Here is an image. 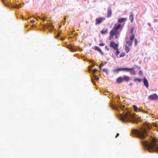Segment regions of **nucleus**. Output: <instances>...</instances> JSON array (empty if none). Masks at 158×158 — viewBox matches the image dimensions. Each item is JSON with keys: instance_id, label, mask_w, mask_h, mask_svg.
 <instances>
[{"instance_id": "f257e3e1", "label": "nucleus", "mask_w": 158, "mask_h": 158, "mask_svg": "<svg viewBox=\"0 0 158 158\" xmlns=\"http://www.w3.org/2000/svg\"><path fill=\"white\" fill-rule=\"evenodd\" d=\"M118 117L123 122H130L137 124L139 121V120H137L133 114L128 111L124 114H119Z\"/></svg>"}, {"instance_id": "f03ea898", "label": "nucleus", "mask_w": 158, "mask_h": 158, "mask_svg": "<svg viewBox=\"0 0 158 158\" xmlns=\"http://www.w3.org/2000/svg\"><path fill=\"white\" fill-rule=\"evenodd\" d=\"M132 134L135 136L139 139H143L147 136L146 130L142 128L140 130L133 129L132 131Z\"/></svg>"}, {"instance_id": "7ed1b4c3", "label": "nucleus", "mask_w": 158, "mask_h": 158, "mask_svg": "<svg viewBox=\"0 0 158 158\" xmlns=\"http://www.w3.org/2000/svg\"><path fill=\"white\" fill-rule=\"evenodd\" d=\"M141 143L145 148H158V143L157 142H154L152 144L147 140H143Z\"/></svg>"}, {"instance_id": "20e7f679", "label": "nucleus", "mask_w": 158, "mask_h": 158, "mask_svg": "<svg viewBox=\"0 0 158 158\" xmlns=\"http://www.w3.org/2000/svg\"><path fill=\"white\" fill-rule=\"evenodd\" d=\"M113 71L115 72H118L120 71L128 72L130 71V73L132 75H135L136 73L133 67L132 68H120L115 69L113 70Z\"/></svg>"}, {"instance_id": "39448f33", "label": "nucleus", "mask_w": 158, "mask_h": 158, "mask_svg": "<svg viewBox=\"0 0 158 158\" xmlns=\"http://www.w3.org/2000/svg\"><path fill=\"white\" fill-rule=\"evenodd\" d=\"M130 80V78L127 75H123V77H119L116 80V82L118 84H120L123 82H128Z\"/></svg>"}, {"instance_id": "423d86ee", "label": "nucleus", "mask_w": 158, "mask_h": 158, "mask_svg": "<svg viewBox=\"0 0 158 158\" xmlns=\"http://www.w3.org/2000/svg\"><path fill=\"white\" fill-rule=\"evenodd\" d=\"M150 99L152 101L156 100L158 98V96L156 94H152L149 96Z\"/></svg>"}, {"instance_id": "0eeeda50", "label": "nucleus", "mask_w": 158, "mask_h": 158, "mask_svg": "<svg viewBox=\"0 0 158 158\" xmlns=\"http://www.w3.org/2000/svg\"><path fill=\"white\" fill-rule=\"evenodd\" d=\"M105 19L102 17H100L96 19V25H98L101 23L102 21L105 20Z\"/></svg>"}, {"instance_id": "6e6552de", "label": "nucleus", "mask_w": 158, "mask_h": 158, "mask_svg": "<svg viewBox=\"0 0 158 158\" xmlns=\"http://www.w3.org/2000/svg\"><path fill=\"white\" fill-rule=\"evenodd\" d=\"M118 46L117 44H115L114 41H111L110 44V46L114 50L117 49Z\"/></svg>"}, {"instance_id": "1a4fd4ad", "label": "nucleus", "mask_w": 158, "mask_h": 158, "mask_svg": "<svg viewBox=\"0 0 158 158\" xmlns=\"http://www.w3.org/2000/svg\"><path fill=\"white\" fill-rule=\"evenodd\" d=\"M112 10L110 6H109L107 10V17H110L112 15Z\"/></svg>"}, {"instance_id": "9d476101", "label": "nucleus", "mask_w": 158, "mask_h": 158, "mask_svg": "<svg viewBox=\"0 0 158 158\" xmlns=\"http://www.w3.org/2000/svg\"><path fill=\"white\" fill-rule=\"evenodd\" d=\"M133 108L134 109L135 111L137 112V111H141V112H143L145 113H147V112L143 110L142 109H140L138 108L136 105H133Z\"/></svg>"}, {"instance_id": "9b49d317", "label": "nucleus", "mask_w": 158, "mask_h": 158, "mask_svg": "<svg viewBox=\"0 0 158 158\" xmlns=\"http://www.w3.org/2000/svg\"><path fill=\"white\" fill-rule=\"evenodd\" d=\"M143 81L144 86L147 88L149 87V83L146 77H144L143 79Z\"/></svg>"}, {"instance_id": "f8f14e48", "label": "nucleus", "mask_w": 158, "mask_h": 158, "mask_svg": "<svg viewBox=\"0 0 158 158\" xmlns=\"http://www.w3.org/2000/svg\"><path fill=\"white\" fill-rule=\"evenodd\" d=\"M94 49L95 50L99 52L102 55H104V53L98 47L95 46L94 47Z\"/></svg>"}, {"instance_id": "ddd939ff", "label": "nucleus", "mask_w": 158, "mask_h": 158, "mask_svg": "<svg viewBox=\"0 0 158 158\" xmlns=\"http://www.w3.org/2000/svg\"><path fill=\"white\" fill-rule=\"evenodd\" d=\"M118 34V31L115 30H112L110 32V35L111 36L116 35Z\"/></svg>"}, {"instance_id": "4468645a", "label": "nucleus", "mask_w": 158, "mask_h": 158, "mask_svg": "<svg viewBox=\"0 0 158 158\" xmlns=\"http://www.w3.org/2000/svg\"><path fill=\"white\" fill-rule=\"evenodd\" d=\"M67 47L71 50L73 52L76 51L75 47L74 45H71L70 46L68 45Z\"/></svg>"}, {"instance_id": "2eb2a0df", "label": "nucleus", "mask_w": 158, "mask_h": 158, "mask_svg": "<svg viewBox=\"0 0 158 158\" xmlns=\"http://www.w3.org/2000/svg\"><path fill=\"white\" fill-rule=\"evenodd\" d=\"M121 25L119 24H118L117 25H115L114 27V29L117 31H118V30L120 29V28L121 27Z\"/></svg>"}, {"instance_id": "dca6fc26", "label": "nucleus", "mask_w": 158, "mask_h": 158, "mask_svg": "<svg viewBox=\"0 0 158 158\" xmlns=\"http://www.w3.org/2000/svg\"><path fill=\"white\" fill-rule=\"evenodd\" d=\"M148 151L149 152H153L158 153V149H147Z\"/></svg>"}, {"instance_id": "f3484780", "label": "nucleus", "mask_w": 158, "mask_h": 158, "mask_svg": "<svg viewBox=\"0 0 158 158\" xmlns=\"http://www.w3.org/2000/svg\"><path fill=\"white\" fill-rule=\"evenodd\" d=\"M45 28L48 29L49 31H51L52 30L53 27L51 25H46L45 26Z\"/></svg>"}, {"instance_id": "a211bd4d", "label": "nucleus", "mask_w": 158, "mask_h": 158, "mask_svg": "<svg viewBox=\"0 0 158 158\" xmlns=\"http://www.w3.org/2000/svg\"><path fill=\"white\" fill-rule=\"evenodd\" d=\"M127 20V18H122L118 19V22L119 23H122L124 22Z\"/></svg>"}, {"instance_id": "6ab92c4d", "label": "nucleus", "mask_w": 158, "mask_h": 158, "mask_svg": "<svg viewBox=\"0 0 158 158\" xmlns=\"http://www.w3.org/2000/svg\"><path fill=\"white\" fill-rule=\"evenodd\" d=\"M125 50L126 52L128 53L130 50V48L127 45H126L125 46Z\"/></svg>"}, {"instance_id": "aec40b11", "label": "nucleus", "mask_w": 158, "mask_h": 158, "mask_svg": "<svg viewBox=\"0 0 158 158\" xmlns=\"http://www.w3.org/2000/svg\"><path fill=\"white\" fill-rule=\"evenodd\" d=\"M133 14H131L129 15V19L131 23L133 21Z\"/></svg>"}, {"instance_id": "412c9836", "label": "nucleus", "mask_w": 158, "mask_h": 158, "mask_svg": "<svg viewBox=\"0 0 158 158\" xmlns=\"http://www.w3.org/2000/svg\"><path fill=\"white\" fill-rule=\"evenodd\" d=\"M21 4H19V5H17V4L14 5L13 6V7L14 8H19L21 7Z\"/></svg>"}, {"instance_id": "4be33fe9", "label": "nucleus", "mask_w": 158, "mask_h": 158, "mask_svg": "<svg viewBox=\"0 0 158 158\" xmlns=\"http://www.w3.org/2000/svg\"><path fill=\"white\" fill-rule=\"evenodd\" d=\"M35 18H36L37 20H38V19H41L43 21L45 20L46 19V18H45V17L44 16L42 18H40V16H38L37 17H35Z\"/></svg>"}, {"instance_id": "5701e85b", "label": "nucleus", "mask_w": 158, "mask_h": 158, "mask_svg": "<svg viewBox=\"0 0 158 158\" xmlns=\"http://www.w3.org/2000/svg\"><path fill=\"white\" fill-rule=\"evenodd\" d=\"M107 29H103L101 31V33L102 34H105L107 33Z\"/></svg>"}, {"instance_id": "b1692460", "label": "nucleus", "mask_w": 158, "mask_h": 158, "mask_svg": "<svg viewBox=\"0 0 158 158\" xmlns=\"http://www.w3.org/2000/svg\"><path fill=\"white\" fill-rule=\"evenodd\" d=\"M135 38V35L133 34H132L131 35L130 37V41H132L133 40L134 38Z\"/></svg>"}, {"instance_id": "393cba45", "label": "nucleus", "mask_w": 158, "mask_h": 158, "mask_svg": "<svg viewBox=\"0 0 158 158\" xmlns=\"http://www.w3.org/2000/svg\"><path fill=\"white\" fill-rule=\"evenodd\" d=\"M128 46H131L132 45V41H131L127 40L126 42Z\"/></svg>"}, {"instance_id": "a878e982", "label": "nucleus", "mask_w": 158, "mask_h": 158, "mask_svg": "<svg viewBox=\"0 0 158 158\" xmlns=\"http://www.w3.org/2000/svg\"><path fill=\"white\" fill-rule=\"evenodd\" d=\"M103 71L106 73V75H108L109 73V70L106 69H103Z\"/></svg>"}, {"instance_id": "bb28decb", "label": "nucleus", "mask_w": 158, "mask_h": 158, "mask_svg": "<svg viewBox=\"0 0 158 158\" xmlns=\"http://www.w3.org/2000/svg\"><path fill=\"white\" fill-rule=\"evenodd\" d=\"M142 81V79L139 78H135L134 79L135 81H137L139 82H140Z\"/></svg>"}, {"instance_id": "cd10ccee", "label": "nucleus", "mask_w": 158, "mask_h": 158, "mask_svg": "<svg viewBox=\"0 0 158 158\" xmlns=\"http://www.w3.org/2000/svg\"><path fill=\"white\" fill-rule=\"evenodd\" d=\"M93 77L94 79L97 81H98L99 79V78L97 77V76L95 74H93Z\"/></svg>"}, {"instance_id": "c85d7f7f", "label": "nucleus", "mask_w": 158, "mask_h": 158, "mask_svg": "<svg viewBox=\"0 0 158 158\" xmlns=\"http://www.w3.org/2000/svg\"><path fill=\"white\" fill-rule=\"evenodd\" d=\"M134 30V28L133 27H132L131 28V30L130 31V33L131 34H132H132H133V32Z\"/></svg>"}, {"instance_id": "c756f323", "label": "nucleus", "mask_w": 158, "mask_h": 158, "mask_svg": "<svg viewBox=\"0 0 158 158\" xmlns=\"http://www.w3.org/2000/svg\"><path fill=\"white\" fill-rule=\"evenodd\" d=\"M126 55V53L124 52L122 53L120 55V57H122Z\"/></svg>"}, {"instance_id": "7c9ffc66", "label": "nucleus", "mask_w": 158, "mask_h": 158, "mask_svg": "<svg viewBox=\"0 0 158 158\" xmlns=\"http://www.w3.org/2000/svg\"><path fill=\"white\" fill-rule=\"evenodd\" d=\"M90 70L92 71L93 75L95 74V73L97 71V69H94L93 70H91V69H90Z\"/></svg>"}, {"instance_id": "2f4dec72", "label": "nucleus", "mask_w": 158, "mask_h": 158, "mask_svg": "<svg viewBox=\"0 0 158 158\" xmlns=\"http://www.w3.org/2000/svg\"><path fill=\"white\" fill-rule=\"evenodd\" d=\"M115 50L116 51V52L115 53V55L116 56H117L120 53V52L118 50V48H117V49H116Z\"/></svg>"}, {"instance_id": "473e14b6", "label": "nucleus", "mask_w": 158, "mask_h": 158, "mask_svg": "<svg viewBox=\"0 0 158 158\" xmlns=\"http://www.w3.org/2000/svg\"><path fill=\"white\" fill-rule=\"evenodd\" d=\"M61 34V32H60L58 31V33L55 36V37L56 38H58V37L60 36V34Z\"/></svg>"}, {"instance_id": "72a5a7b5", "label": "nucleus", "mask_w": 158, "mask_h": 158, "mask_svg": "<svg viewBox=\"0 0 158 158\" xmlns=\"http://www.w3.org/2000/svg\"><path fill=\"white\" fill-rule=\"evenodd\" d=\"M113 109H114L115 110H118V107L116 105H113Z\"/></svg>"}, {"instance_id": "f704fd0d", "label": "nucleus", "mask_w": 158, "mask_h": 158, "mask_svg": "<svg viewBox=\"0 0 158 158\" xmlns=\"http://www.w3.org/2000/svg\"><path fill=\"white\" fill-rule=\"evenodd\" d=\"M85 60L87 61L90 63H93L92 61L91 60H89L87 59H86Z\"/></svg>"}, {"instance_id": "c9c22d12", "label": "nucleus", "mask_w": 158, "mask_h": 158, "mask_svg": "<svg viewBox=\"0 0 158 158\" xmlns=\"http://www.w3.org/2000/svg\"><path fill=\"white\" fill-rule=\"evenodd\" d=\"M137 42H138V41H137V39H135V46L137 44Z\"/></svg>"}, {"instance_id": "e433bc0d", "label": "nucleus", "mask_w": 158, "mask_h": 158, "mask_svg": "<svg viewBox=\"0 0 158 158\" xmlns=\"http://www.w3.org/2000/svg\"><path fill=\"white\" fill-rule=\"evenodd\" d=\"M139 75H142L143 74L142 71L141 70H139Z\"/></svg>"}, {"instance_id": "4c0bfd02", "label": "nucleus", "mask_w": 158, "mask_h": 158, "mask_svg": "<svg viewBox=\"0 0 158 158\" xmlns=\"http://www.w3.org/2000/svg\"><path fill=\"white\" fill-rule=\"evenodd\" d=\"M105 45L103 43H101L99 45V46H104Z\"/></svg>"}, {"instance_id": "58836bf2", "label": "nucleus", "mask_w": 158, "mask_h": 158, "mask_svg": "<svg viewBox=\"0 0 158 158\" xmlns=\"http://www.w3.org/2000/svg\"><path fill=\"white\" fill-rule=\"evenodd\" d=\"M104 65V64H100L99 67L100 68H101V67H102V66H103Z\"/></svg>"}, {"instance_id": "ea45409f", "label": "nucleus", "mask_w": 158, "mask_h": 158, "mask_svg": "<svg viewBox=\"0 0 158 158\" xmlns=\"http://www.w3.org/2000/svg\"><path fill=\"white\" fill-rule=\"evenodd\" d=\"M135 67H136V68H138L139 69H140L141 68V67L140 66H139L138 65H135Z\"/></svg>"}, {"instance_id": "a19ab883", "label": "nucleus", "mask_w": 158, "mask_h": 158, "mask_svg": "<svg viewBox=\"0 0 158 158\" xmlns=\"http://www.w3.org/2000/svg\"><path fill=\"white\" fill-rule=\"evenodd\" d=\"M92 83L94 84V85H95V81H94V80H93V79L92 80Z\"/></svg>"}, {"instance_id": "79ce46f5", "label": "nucleus", "mask_w": 158, "mask_h": 158, "mask_svg": "<svg viewBox=\"0 0 158 158\" xmlns=\"http://www.w3.org/2000/svg\"><path fill=\"white\" fill-rule=\"evenodd\" d=\"M105 48L106 49L108 50V51H109V48H108L107 46L106 45L105 46Z\"/></svg>"}, {"instance_id": "37998d69", "label": "nucleus", "mask_w": 158, "mask_h": 158, "mask_svg": "<svg viewBox=\"0 0 158 158\" xmlns=\"http://www.w3.org/2000/svg\"><path fill=\"white\" fill-rule=\"evenodd\" d=\"M119 133H118L117 134V135H116V137H115V138H116V137H118V136H119Z\"/></svg>"}, {"instance_id": "c03bdc74", "label": "nucleus", "mask_w": 158, "mask_h": 158, "mask_svg": "<svg viewBox=\"0 0 158 158\" xmlns=\"http://www.w3.org/2000/svg\"><path fill=\"white\" fill-rule=\"evenodd\" d=\"M157 21H158V20H157V19H154V21L155 22H157Z\"/></svg>"}, {"instance_id": "a18cd8bd", "label": "nucleus", "mask_w": 158, "mask_h": 158, "mask_svg": "<svg viewBox=\"0 0 158 158\" xmlns=\"http://www.w3.org/2000/svg\"><path fill=\"white\" fill-rule=\"evenodd\" d=\"M92 63V67H94V65H95V64L94 63H93H93Z\"/></svg>"}, {"instance_id": "49530a36", "label": "nucleus", "mask_w": 158, "mask_h": 158, "mask_svg": "<svg viewBox=\"0 0 158 158\" xmlns=\"http://www.w3.org/2000/svg\"><path fill=\"white\" fill-rule=\"evenodd\" d=\"M31 22L32 23H33L34 22V21L33 20H31Z\"/></svg>"}, {"instance_id": "de8ad7c7", "label": "nucleus", "mask_w": 158, "mask_h": 158, "mask_svg": "<svg viewBox=\"0 0 158 158\" xmlns=\"http://www.w3.org/2000/svg\"><path fill=\"white\" fill-rule=\"evenodd\" d=\"M60 40H64V38L63 37H62L61 38Z\"/></svg>"}, {"instance_id": "09e8293b", "label": "nucleus", "mask_w": 158, "mask_h": 158, "mask_svg": "<svg viewBox=\"0 0 158 158\" xmlns=\"http://www.w3.org/2000/svg\"><path fill=\"white\" fill-rule=\"evenodd\" d=\"M5 5L6 6H9V5H8L7 4H6V5L5 4Z\"/></svg>"}, {"instance_id": "8fccbe9b", "label": "nucleus", "mask_w": 158, "mask_h": 158, "mask_svg": "<svg viewBox=\"0 0 158 158\" xmlns=\"http://www.w3.org/2000/svg\"><path fill=\"white\" fill-rule=\"evenodd\" d=\"M148 25L149 26H150V25H151V23H148Z\"/></svg>"}, {"instance_id": "3c124183", "label": "nucleus", "mask_w": 158, "mask_h": 158, "mask_svg": "<svg viewBox=\"0 0 158 158\" xmlns=\"http://www.w3.org/2000/svg\"><path fill=\"white\" fill-rule=\"evenodd\" d=\"M107 63V62H105L104 64H106Z\"/></svg>"}, {"instance_id": "603ef678", "label": "nucleus", "mask_w": 158, "mask_h": 158, "mask_svg": "<svg viewBox=\"0 0 158 158\" xmlns=\"http://www.w3.org/2000/svg\"><path fill=\"white\" fill-rule=\"evenodd\" d=\"M129 85H133V84L132 83H130L129 84Z\"/></svg>"}, {"instance_id": "864d4df0", "label": "nucleus", "mask_w": 158, "mask_h": 158, "mask_svg": "<svg viewBox=\"0 0 158 158\" xmlns=\"http://www.w3.org/2000/svg\"><path fill=\"white\" fill-rule=\"evenodd\" d=\"M120 108H121V109H123V107H122V106H121V107H120Z\"/></svg>"}, {"instance_id": "5fc2aeb1", "label": "nucleus", "mask_w": 158, "mask_h": 158, "mask_svg": "<svg viewBox=\"0 0 158 158\" xmlns=\"http://www.w3.org/2000/svg\"><path fill=\"white\" fill-rule=\"evenodd\" d=\"M3 0H2V1H3V3H4V4H5L4 2H3Z\"/></svg>"}]
</instances>
